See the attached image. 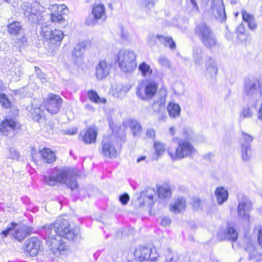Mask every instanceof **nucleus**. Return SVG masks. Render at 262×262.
Listing matches in <instances>:
<instances>
[{
	"label": "nucleus",
	"mask_w": 262,
	"mask_h": 262,
	"mask_svg": "<svg viewBox=\"0 0 262 262\" xmlns=\"http://www.w3.org/2000/svg\"><path fill=\"white\" fill-rule=\"evenodd\" d=\"M77 176V171L72 168H54L49 176H45L44 181L50 186H55L57 183L64 184L73 190L78 186L76 181Z\"/></svg>",
	"instance_id": "obj_1"
},
{
	"label": "nucleus",
	"mask_w": 262,
	"mask_h": 262,
	"mask_svg": "<svg viewBox=\"0 0 262 262\" xmlns=\"http://www.w3.org/2000/svg\"><path fill=\"white\" fill-rule=\"evenodd\" d=\"M47 236H59L70 241L74 240L79 233L78 227L71 228L67 220L58 218L53 224L45 227Z\"/></svg>",
	"instance_id": "obj_2"
},
{
	"label": "nucleus",
	"mask_w": 262,
	"mask_h": 262,
	"mask_svg": "<svg viewBox=\"0 0 262 262\" xmlns=\"http://www.w3.org/2000/svg\"><path fill=\"white\" fill-rule=\"evenodd\" d=\"M261 81L258 77L250 76L246 77L243 83V91L248 99L251 106L256 108L259 98L261 95Z\"/></svg>",
	"instance_id": "obj_3"
},
{
	"label": "nucleus",
	"mask_w": 262,
	"mask_h": 262,
	"mask_svg": "<svg viewBox=\"0 0 262 262\" xmlns=\"http://www.w3.org/2000/svg\"><path fill=\"white\" fill-rule=\"evenodd\" d=\"M194 34L206 48L212 49L218 45L214 33L210 26L205 23L202 22L196 26Z\"/></svg>",
	"instance_id": "obj_4"
},
{
	"label": "nucleus",
	"mask_w": 262,
	"mask_h": 262,
	"mask_svg": "<svg viewBox=\"0 0 262 262\" xmlns=\"http://www.w3.org/2000/svg\"><path fill=\"white\" fill-rule=\"evenodd\" d=\"M136 54L133 51L121 50L118 54V61L121 70L124 73H131L137 67Z\"/></svg>",
	"instance_id": "obj_5"
},
{
	"label": "nucleus",
	"mask_w": 262,
	"mask_h": 262,
	"mask_svg": "<svg viewBox=\"0 0 262 262\" xmlns=\"http://www.w3.org/2000/svg\"><path fill=\"white\" fill-rule=\"evenodd\" d=\"M178 146L175 150L168 149V154L172 160H177L190 156L194 151L192 145L188 141L179 139Z\"/></svg>",
	"instance_id": "obj_6"
},
{
	"label": "nucleus",
	"mask_w": 262,
	"mask_h": 262,
	"mask_svg": "<svg viewBox=\"0 0 262 262\" xmlns=\"http://www.w3.org/2000/svg\"><path fill=\"white\" fill-rule=\"evenodd\" d=\"M32 229L24 224L17 225L12 223L6 230L2 232V234L6 237L9 233L11 234L18 241H23L31 233Z\"/></svg>",
	"instance_id": "obj_7"
},
{
	"label": "nucleus",
	"mask_w": 262,
	"mask_h": 262,
	"mask_svg": "<svg viewBox=\"0 0 262 262\" xmlns=\"http://www.w3.org/2000/svg\"><path fill=\"white\" fill-rule=\"evenodd\" d=\"M106 15L104 6L101 4L93 6L91 13L86 19V24L89 26H94L99 21H103L105 20Z\"/></svg>",
	"instance_id": "obj_8"
},
{
	"label": "nucleus",
	"mask_w": 262,
	"mask_h": 262,
	"mask_svg": "<svg viewBox=\"0 0 262 262\" xmlns=\"http://www.w3.org/2000/svg\"><path fill=\"white\" fill-rule=\"evenodd\" d=\"M51 20L54 23L61 24L65 21L64 15L68 12V8L64 5H50Z\"/></svg>",
	"instance_id": "obj_9"
},
{
	"label": "nucleus",
	"mask_w": 262,
	"mask_h": 262,
	"mask_svg": "<svg viewBox=\"0 0 262 262\" xmlns=\"http://www.w3.org/2000/svg\"><path fill=\"white\" fill-rule=\"evenodd\" d=\"M47 243L49 246L50 250L57 257L67 249L65 243L59 236H47Z\"/></svg>",
	"instance_id": "obj_10"
},
{
	"label": "nucleus",
	"mask_w": 262,
	"mask_h": 262,
	"mask_svg": "<svg viewBox=\"0 0 262 262\" xmlns=\"http://www.w3.org/2000/svg\"><path fill=\"white\" fill-rule=\"evenodd\" d=\"M238 198V205L237 207L238 216L242 219L249 220V212L252 209V204L247 197L243 194H239Z\"/></svg>",
	"instance_id": "obj_11"
},
{
	"label": "nucleus",
	"mask_w": 262,
	"mask_h": 262,
	"mask_svg": "<svg viewBox=\"0 0 262 262\" xmlns=\"http://www.w3.org/2000/svg\"><path fill=\"white\" fill-rule=\"evenodd\" d=\"M62 99L57 95L50 94L45 104L46 110L51 114H56L61 107Z\"/></svg>",
	"instance_id": "obj_12"
},
{
	"label": "nucleus",
	"mask_w": 262,
	"mask_h": 262,
	"mask_svg": "<svg viewBox=\"0 0 262 262\" xmlns=\"http://www.w3.org/2000/svg\"><path fill=\"white\" fill-rule=\"evenodd\" d=\"M40 5L38 3L31 4L24 12V15L28 17L29 21L32 23H38L42 18L39 8Z\"/></svg>",
	"instance_id": "obj_13"
},
{
	"label": "nucleus",
	"mask_w": 262,
	"mask_h": 262,
	"mask_svg": "<svg viewBox=\"0 0 262 262\" xmlns=\"http://www.w3.org/2000/svg\"><path fill=\"white\" fill-rule=\"evenodd\" d=\"M158 86V84L156 82L149 81L146 84L144 92H142L139 87H138L137 95L143 100L151 99L156 94Z\"/></svg>",
	"instance_id": "obj_14"
},
{
	"label": "nucleus",
	"mask_w": 262,
	"mask_h": 262,
	"mask_svg": "<svg viewBox=\"0 0 262 262\" xmlns=\"http://www.w3.org/2000/svg\"><path fill=\"white\" fill-rule=\"evenodd\" d=\"M114 141L110 137H105L102 142L101 154L105 157L110 158H116L118 152L116 149Z\"/></svg>",
	"instance_id": "obj_15"
},
{
	"label": "nucleus",
	"mask_w": 262,
	"mask_h": 262,
	"mask_svg": "<svg viewBox=\"0 0 262 262\" xmlns=\"http://www.w3.org/2000/svg\"><path fill=\"white\" fill-rule=\"evenodd\" d=\"M112 66L105 60H101L96 66L95 76L99 80H102L108 76L111 71Z\"/></svg>",
	"instance_id": "obj_16"
},
{
	"label": "nucleus",
	"mask_w": 262,
	"mask_h": 262,
	"mask_svg": "<svg viewBox=\"0 0 262 262\" xmlns=\"http://www.w3.org/2000/svg\"><path fill=\"white\" fill-rule=\"evenodd\" d=\"M98 130L95 126L86 127L80 133L82 140L85 144L95 143L96 140Z\"/></svg>",
	"instance_id": "obj_17"
},
{
	"label": "nucleus",
	"mask_w": 262,
	"mask_h": 262,
	"mask_svg": "<svg viewBox=\"0 0 262 262\" xmlns=\"http://www.w3.org/2000/svg\"><path fill=\"white\" fill-rule=\"evenodd\" d=\"M40 247V241L35 237H32L27 241L25 250L31 256H35L38 253Z\"/></svg>",
	"instance_id": "obj_18"
},
{
	"label": "nucleus",
	"mask_w": 262,
	"mask_h": 262,
	"mask_svg": "<svg viewBox=\"0 0 262 262\" xmlns=\"http://www.w3.org/2000/svg\"><path fill=\"white\" fill-rule=\"evenodd\" d=\"M152 249L146 247L141 246L137 248L135 251V257L139 261L149 260Z\"/></svg>",
	"instance_id": "obj_19"
},
{
	"label": "nucleus",
	"mask_w": 262,
	"mask_h": 262,
	"mask_svg": "<svg viewBox=\"0 0 262 262\" xmlns=\"http://www.w3.org/2000/svg\"><path fill=\"white\" fill-rule=\"evenodd\" d=\"M243 20L246 22L250 30L254 31L257 27V24L254 15L243 9L241 11Z\"/></svg>",
	"instance_id": "obj_20"
},
{
	"label": "nucleus",
	"mask_w": 262,
	"mask_h": 262,
	"mask_svg": "<svg viewBox=\"0 0 262 262\" xmlns=\"http://www.w3.org/2000/svg\"><path fill=\"white\" fill-rule=\"evenodd\" d=\"M39 152L41 155L42 159L47 163L51 164L56 160L55 153L50 148H42L39 150Z\"/></svg>",
	"instance_id": "obj_21"
},
{
	"label": "nucleus",
	"mask_w": 262,
	"mask_h": 262,
	"mask_svg": "<svg viewBox=\"0 0 262 262\" xmlns=\"http://www.w3.org/2000/svg\"><path fill=\"white\" fill-rule=\"evenodd\" d=\"M206 75L211 78L214 77L217 74L218 68L214 60L209 57L206 63Z\"/></svg>",
	"instance_id": "obj_22"
},
{
	"label": "nucleus",
	"mask_w": 262,
	"mask_h": 262,
	"mask_svg": "<svg viewBox=\"0 0 262 262\" xmlns=\"http://www.w3.org/2000/svg\"><path fill=\"white\" fill-rule=\"evenodd\" d=\"M152 108L155 112L161 113V117L159 118V120H164L166 118V115L163 113L165 108V101L164 98H161L159 100L155 102L152 105Z\"/></svg>",
	"instance_id": "obj_23"
},
{
	"label": "nucleus",
	"mask_w": 262,
	"mask_h": 262,
	"mask_svg": "<svg viewBox=\"0 0 262 262\" xmlns=\"http://www.w3.org/2000/svg\"><path fill=\"white\" fill-rule=\"evenodd\" d=\"M186 206L185 199L183 198H178L175 203L171 205V210L174 213H179L185 210Z\"/></svg>",
	"instance_id": "obj_24"
},
{
	"label": "nucleus",
	"mask_w": 262,
	"mask_h": 262,
	"mask_svg": "<svg viewBox=\"0 0 262 262\" xmlns=\"http://www.w3.org/2000/svg\"><path fill=\"white\" fill-rule=\"evenodd\" d=\"M16 125V122L12 120H6L0 125V130L4 135H7V132L14 130Z\"/></svg>",
	"instance_id": "obj_25"
},
{
	"label": "nucleus",
	"mask_w": 262,
	"mask_h": 262,
	"mask_svg": "<svg viewBox=\"0 0 262 262\" xmlns=\"http://www.w3.org/2000/svg\"><path fill=\"white\" fill-rule=\"evenodd\" d=\"M126 123L131 129L134 137H139L142 132L140 123L135 120H129Z\"/></svg>",
	"instance_id": "obj_26"
},
{
	"label": "nucleus",
	"mask_w": 262,
	"mask_h": 262,
	"mask_svg": "<svg viewBox=\"0 0 262 262\" xmlns=\"http://www.w3.org/2000/svg\"><path fill=\"white\" fill-rule=\"evenodd\" d=\"M215 194L217 203L220 205L226 202L228 198V192L223 187L217 188L215 191Z\"/></svg>",
	"instance_id": "obj_27"
},
{
	"label": "nucleus",
	"mask_w": 262,
	"mask_h": 262,
	"mask_svg": "<svg viewBox=\"0 0 262 262\" xmlns=\"http://www.w3.org/2000/svg\"><path fill=\"white\" fill-rule=\"evenodd\" d=\"M23 30V27L20 22L14 21L7 25V32L13 35L19 34Z\"/></svg>",
	"instance_id": "obj_28"
},
{
	"label": "nucleus",
	"mask_w": 262,
	"mask_h": 262,
	"mask_svg": "<svg viewBox=\"0 0 262 262\" xmlns=\"http://www.w3.org/2000/svg\"><path fill=\"white\" fill-rule=\"evenodd\" d=\"M241 157L244 162L249 161L252 157V150L249 144H242L241 149Z\"/></svg>",
	"instance_id": "obj_29"
},
{
	"label": "nucleus",
	"mask_w": 262,
	"mask_h": 262,
	"mask_svg": "<svg viewBox=\"0 0 262 262\" xmlns=\"http://www.w3.org/2000/svg\"><path fill=\"white\" fill-rule=\"evenodd\" d=\"M212 4L213 9L216 10L220 16L222 17V19L225 18L226 14L223 0H213Z\"/></svg>",
	"instance_id": "obj_30"
},
{
	"label": "nucleus",
	"mask_w": 262,
	"mask_h": 262,
	"mask_svg": "<svg viewBox=\"0 0 262 262\" xmlns=\"http://www.w3.org/2000/svg\"><path fill=\"white\" fill-rule=\"evenodd\" d=\"M224 239H229L232 241H235L238 236L236 230L232 227L228 226L224 231Z\"/></svg>",
	"instance_id": "obj_31"
},
{
	"label": "nucleus",
	"mask_w": 262,
	"mask_h": 262,
	"mask_svg": "<svg viewBox=\"0 0 262 262\" xmlns=\"http://www.w3.org/2000/svg\"><path fill=\"white\" fill-rule=\"evenodd\" d=\"M193 59L198 66H201L203 61V50L200 47H195L193 49Z\"/></svg>",
	"instance_id": "obj_32"
},
{
	"label": "nucleus",
	"mask_w": 262,
	"mask_h": 262,
	"mask_svg": "<svg viewBox=\"0 0 262 262\" xmlns=\"http://www.w3.org/2000/svg\"><path fill=\"white\" fill-rule=\"evenodd\" d=\"M167 109L170 117L176 118L180 116L181 108L179 104L170 102Z\"/></svg>",
	"instance_id": "obj_33"
},
{
	"label": "nucleus",
	"mask_w": 262,
	"mask_h": 262,
	"mask_svg": "<svg viewBox=\"0 0 262 262\" xmlns=\"http://www.w3.org/2000/svg\"><path fill=\"white\" fill-rule=\"evenodd\" d=\"M158 194L161 199H169L171 196V189L168 186H162L158 189Z\"/></svg>",
	"instance_id": "obj_34"
},
{
	"label": "nucleus",
	"mask_w": 262,
	"mask_h": 262,
	"mask_svg": "<svg viewBox=\"0 0 262 262\" xmlns=\"http://www.w3.org/2000/svg\"><path fill=\"white\" fill-rule=\"evenodd\" d=\"M63 37V34L61 30L55 29L52 30L51 33V37L47 40H49L51 43H54V41L59 42Z\"/></svg>",
	"instance_id": "obj_35"
},
{
	"label": "nucleus",
	"mask_w": 262,
	"mask_h": 262,
	"mask_svg": "<svg viewBox=\"0 0 262 262\" xmlns=\"http://www.w3.org/2000/svg\"><path fill=\"white\" fill-rule=\"evenodd\" d=\"M157 37L161 43L165 45V46L169 47L171 49H175V42L172 40V38L171 37L163 36L162 35H157Z\"/></svg>",
	"instance_id": "obj_36"
},
{
	"label": "nucleus",
	"mask_w": 262,
	"mask_h": 262,
	"mask_svg": "<svg viewBox=\"0 0 262 262\" xmlns=\"http://www.w3.org/2000/svg\"><path fill=\"white\" fill-rule=\"evenodd\" d=\"M89 98L93 102L96 103H105L106 100L105 98L100 97L96 91L91 90L88 92Z\"/></svg>",
	"instance_id": "obj_37"
},
{
	"label": "nucleus",
	"mask_w": 262,
	"mask_h": 262,
	"mask_svg": "<svg viewBox=\"0 0 262 262\" xmlns=\"http://www.w3.org/2000/svg\"><path fill=\"white\" fill-rule=\"evenodd\" d=\"M139 70L144 77L149 76L152 72V70L150 68V66L145 62H143L140 64L139 66Z\"/></svg>",
	"instance_id": "obj_38"
},
{
	"label": "nucleus",
	"mask_w": 262,
	"mask_h": 262,
	"mask_svg": "<svg viewBox=\"0 0 262 262\" xmlns=\"http://www.w3.org/2000/svg\"><path fill=\"white\" fill-rule=\"evenodd\" d=\"M31 112L34 120L38 121L39 119L43 116V111L41 110L40 106H35L34 104H32Z\"/></svg>",
	"instance_id": "obj_39"
},
{
	"label": "nucleus",
	"mask_w": 262,
	"mask_h": 262,
	"mask_svg": "<svg viewBox=\"0 0 262 262\" xmlns=\"http://www.w3.org/2000/svg\"><path fill=\"white\" fill-rule=\"evenodd\" d=\"M245 248L249 252V259H254L256 257V251L252 242L249 240Z\"/></svg>",
	"instance_id": "obj_40"
},
{
	"label": "nucleus",
	"mask_w": 262,
	"mask_h": 262,
	"mask_svg": "<svg viewBox=\"0 0 262 262\" xmlns=\"http://www.w3.org/2000/svg\"><path fill=\"white\" fill-rule=\"evenodd\" d=\"M146 198L148 199L149 201V205L151 206L153 205L155 201L154 198L157 195L156 191L152 188H148L145 193Z\"/></svg>",
	"instance_id": "obj_41"
},
{
	"label": "nucleus",
	"mask_w": 262,
	"mask_h": 262,
	"mask_svg": "<svg viewBox=\"0 0 262 262\" xmlns=\"http://www.w3.org/2000/svg\"><path fill=\"white\" fill-rule=\"evenodd\" d=\"M158 63L162 67L167 69L172 68V64L170 61L166 57L161 55L158 59Z\"/></svg>",
	"instance_id": "obj_42"
},
{
	"label": "nucleus",
	"mask_w": 262,
	"mask_h": 262,
	"mask_svg": "<svg viewBox=\"0 0 262 262\" xmlns=\"http://www.w3.org/2000/svg\"><path fill=\"white\" fill-rule=\"evenodd\" d=\"M253 113L249 106L243 108L241 113L240 116L243 118H250L252 117Z\"/></svg>",
	"instance_id": "obj_43"
},
{
	"label": "nucleus",
	"mask_w": 262,
	"mask_h": 262,
	"mask_svg": "<svg viewBox=\"0 0 262 262\" xmlns=\"http://www.w3.org/2000/svg\"><path fill=\"white\" fill-rule=\"evenodd\" d=\"M183 137L184 139L183 141L192 140L194 138V134L191 129H184L183 130Z\"/></svg>",
	"instance_id": "obj_44"
},
{
	"label": "nucleus",
	"mask_w": 262,
	"mask_h": 262,
	"mask_svg": "<svg viewBox=\"0 0 262 262\" xmlns=\"http://www.w3.org/2000/svg\"><path fill=\"white\" fill-rule=\"evenodd\" d=\"M155 152L158 156L162 154L165 150V147L163 144L156 142L154 144Z\"/></svg>",
	"instance_id": "obj_45"
},
{
	"label": "nucleus",
	"mask_w": 262,
	"mask_h": 262,
	"mask_svg": "<svg viewBox=\"0 0 262 262\" xmlns=\"http://www.w3.org/2000/svg\"><path fill=\"white\" fill-rule=\"evenodd\" d=\"M253 140V137L244 132H242V140H241V145H242V144H250V143Z\"/></svg>",
	"instance_id": "obj_46"
},
{
	"label": "nucleus",
	"mask_w": 262,
	"mask_h": 262,
	"mask_svg": "<svg viewBox=\"0 0 262 262\" xmlns=\"http://www.w3.org/2000/svg\"><path fill=\"white\" fill-rule=\"evenodd\" d=\"M0 103L5 107L8 108L10 106V103L5 94H0Z\"/></svg>",
	"instance_id": "obj_47"
},
{
	"label": "nucleus",
	"mask_w": 262,
	"mask_h": 262,
	"mask_svg": "<svg viewBox=\"0 0 262 262\" xmlns=\"http://www.w3.org/2000/svg\"><path fill=\"white\" fill-rule=\"evenodd\" d=\"M42 34L47 39L51 37V31H52L48 26H43L42 27Z\"/></svg>",
	"instance_id": "obj_48"
},
{
	"label": "nucleus",
	"mask_w": 262,
	"mask_h": 262,
	"mask_svg": "<svg viewBox=\"0 0 262 262\" xmlns=\"http://www.w3.org/2000/svg\"><path fill=\"white\" fill-rule=\"evenodd\" d=\"M128 90L129 88L123 85H118L116 88V91L123 96H124Z\"/></svg>",
	"instance_id": "obj_49"
},
{
	"label": "nucleus",
	"mask_w": 262,
	"mask_h": 262,
	"mask_svg": "<svg viewBox=\"0 0 262 262\" xmlns=\"http://www.w3.org/2000/svg\"><path fill=\"white\" fill-rule=\"evenodd\" d=\"M34 69L37 77L41 80L42 82H45V74L42 72L39 68L35 67Z\"/></svg>",
	"instance_id": "obj_50"
},
{
	"label": "nucleus",
	"mask_w": 262,
	"mask_h": 262,
	"mask_svg": "<svg viewBox=\"0 0 262 262\" xmlns=\"http://www.w3.org/2000/svg\"><path fill=\"white\" fill-rule=\"evenodd\" d=\"M201 202L199 198H194L192 200L191 204L194 209L198 210L201 207Z\"/></svg>",
	"instance_id": "obj_51"
},
{
	"label": "nucleus",
	"mask_w": 262,
	"mask_h": 262,
	"mask_svg": "<svg viewBox=\"0 0 262 262\" xmlns=\"http://www.w3.org/2000/svg\"><path fill=\"white\" fill-rule=\"evenodd\" d=\"M119 200L122 205H125L127 204L129 200V196L127 193H125L120 195Z\"/></svg>",
	"instance_id": "obj_52"
},
{
	"label": "nucleus",
	"mask_w": 262,
	"mask_h": 262,
	"mask_svg": "<svg viewBox=\"0 0 262 262\" xmlns=\"http://www.w3.org/2000/svg\"><path fill=\"white\" fill-rule=\"evenodd\" d=\"M19 153L13 148H11L9 149V158L12 159H17L19 158Z\"/></svg>",
	"instance_id": "obj_53"
},
{
	"label": "nucleus",
	"mask_w": 262,
	"mask_h": 262,
	"mask_svg": "<svg viewBox=\"0 0 262 262\" xmlns=\"http://www.w3.org/2000/svg\"><path fill=\"white\" fill-rule=\"evenodd\" d=\"M84 50L78 44L75 47L73 51V55L76 57H79L84 52Z\"/></svg>",
	"instance_id": "obj_54"
},
{
	"label": "nucleus",
	"mask_w": 262,
	"mask_h": 262,
	"mask_svg": "<svg viewBox=\"0 0 262 262\" xmlns=\"http://www.w3.org/2000/svg\"><path fill=\"white\" fill-rule=\"evenodd\" d=\"M164 262H177V259L172 253H169L166 255L165 260Z\"/></svg>",
	"instance_id": "obj_55"
},
{
	"label": "nucleus",
	"mask_w": 262,
	"mask_h": 262,
	"mask_svg": "<svg viewBox=\"0 0 262 262\" xmlns=\"http://www.w3.org/2000/svg\"><path fill=\"white\" fill-rule=\"evenodd\" d=\"M160 220L161 225L164 227L169 225L171 222V220L169 218L167 217H162L160 218Z\"/></svg>",
	"instance_id": "obj_56"
},
{
	"label": "nucleus",
	"mask_w": 262,
	"mask_h": 262,
	"mask_svg": "<svg viewBox=\"0 0 262 262\" xmlns=\"http://www.w3.org/2000/svg\"><path fill=\"white\" fill-rule=\"evenodd\" d=\"M146 136L149 138H153L155 136V131L152 128H149L146 130Z\"/></svg>",
	"instance_id": "obj_57"
},
{
	"label": "nucleus",
	"mask_w": 262,
	"mask_h": 262,
	"mask_svg": "<svg viewBox=\"0 0 262 262\" xmlns=\"http://www.w3.org/2000/svg\"><path fill=\"white\" fill-rule=\"evenodd\" d=\"M144 2L148 9L152 8L155 5L154 0H144Z\"/></svg>",
	"instance_id": "obj_58"
},
{
	"label": "nucleus",
	"mask_w": 262,
	"mask_h": 262,
	"mask_svg": "<svg viewBox=\"0 0 262 262\" xmlns=\"http://www.w3.org/2000/svg\"><path fill=\"white\" fill-rule=\"evenodd\" d=\"M257 241L258 245L262 247V228L258 230Z\"/></svg>",
	"instance_id": "obj_59"
},
{
	"label": "nucleus",
	"mask_w": 262,
	"mask_h": 262,
	"mask_svg": "<svg viewBox=\"0 0 262 262\" xmlns=\"http://www.w3.org/2000/svg\"><path fill=\"white\" fill-rule=\"evenodd\" d=\"M245 29L243 25H240L236 29L237 35L244 34L245 33Z\"/></svg>",
	"instance_id": "obj_60"
},
{
	"label": "nucleus",
	"mask_w": 262,
	"mask_h": 262,
	"mask_svg": "<svg viewBox=\"0 0 262 262\" xmlns=\"http://www.w3.org/2000/svg\"><path fill=\"white\" fill-rule=\"evenodd\" d=\"M158 258V254L156 252V249H152V252L151 253V256L150 257L149 259L151 261H156Z\"/></svg>",
	"instance_id": "obj_61"
},
{
	"label": "nucleus",
	"mask_w": 262,
	"mask_h": 262,
	"mask_svg": "<svg viewBox=\"0 0 262 262\" xmlns=\"http://www.w3.org/2000/svg\"><path fill=\"white\" fill-rule=\"evenodd\" d=\"M121 37L124 40H126L128 39V33L121 28Z\"/></svg>",
	"instance_id": "obj_62"
},
{
	"label": "nucleus",
	"mask_w": 262,
	"mask_h": 262,
	"mask_svg": "<svg viewBox=\"0 0 262 262\" xmlns=\"http://www.w3.org/2000/svg\"><path fill=\"white\" fill-rule=\"evenodd\" d=\"M77 131H78V129L76 128L69 129L66 130V132H65L64 134H70V135H74L77 133Z\"/></svg>",
	"instance_id": "obj_63"
},
{
	"label": "nucleus",
	"mask_w": 262,
	"mask_h": 262,
	"mask_svg": "<svg viewBox=\"0 0 262 262\" xmlns=\"http://www.w3.org/2000/svg\"><path fill=\"white\" fill-rule=\"evenodd\" d=\"M258 118L262 121V103L261 104L260 108H259L258 112V115H257Z\"/></svg>",
	"instance_id": "obj_64"
}]
</instances>
